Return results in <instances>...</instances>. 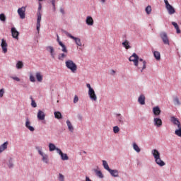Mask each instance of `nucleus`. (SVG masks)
Listing matches in <instances>:
<instances>
[{"label":"nucleus","mask_w":181,"mask_h":181,"mask_svg":"<svg viewBox=\"0 0 181 181\" xmlns=\"http://www.w3.org/2000/svg\"><path fill=\"white\" fill-rule=\"evenodd\" d=\"M57 40L59 46H61V47H62V52H63V53L59 54L58 59L63 62V60H64V59H66V57H67V54H69V50H67V47H66V45H64V44H63V42H62V41H60V39L59 38V35H57Z\"/></svg>","instance_id":"1"},{"label":"nucleus","mask_w":181,"mask_h":181,"mask_svg":"<svg viewBox=\"0 0 181 181\" xmlns=\"http://www.w3.org/2000/svg\"><path fill=\"white\" fill-rule=\"evenodd\" d=\"M66 67L71 71V73H76L77 71V64L71 59H69L65 62Z\"/></svg>","instance_id":"2"},{"label":"nucleus","mask_w":181,"mask_h":181,"mask_svg":"<svg viewBox=\"0 0 181 181\" xmlns=\"http://www.w3.org/2000/svg\"><path fill=\"white\" fill-rule=\"evenodd\" d=\"M65 35L68 37H70V39H73V40H74L76 45H77V46L81 47L83 46V44L81 43V40L78 37H76L73 35H71V34L69 33V32L65 31L64 32Z\"/></svg>","instance_id":"3"},{"label":"nucleus","mask_w":181,"mask_h":181,"mask_svg":"<svg viewBox=\"0 0 181 181\" xmlns=\"http://www.w3.org/2000/svg\"><path fill=\"white\" fill-rule=\"evenodd\" d=\"M164 2L165 4V8L169 15H173V13L176 12V11L175 10V8H173V6H172V5L169 4V1H168V0H164Z\"/></svg>","instance_id":"4"},{"label":"nucleus","mask_w":181,"mask_h":181,"mask_svg":"<svg viewBox=\"0 0 181 181\" xmlns=\"http://www.w3.org/2000/svg\"><path fill=\"white\" fill-rule=\"evenodd\" d=\"M129 62H133L134 66L138 67V64L139 63V57L135 53H134L129 58Z\"/></svg>","instance_id":"5"},{"label":"nucleus","mask_w":181,"mask_h":181,"mask_svg":"<svg viewBox=\"0 0 181 181\" xmlns=\"http://www.w3.org/2000/svg\"><path fill=\"white\" fill-rule=\"evenodd\" d=\"M138 69L141 70V73L146 69V62L144 61L142 59H139Z\"/></svg>","instance_id":"6"},{"label":"nucleus","mask_w":181,"mask_h":181,"mask_svg":"<svg viewBox=\"0 0 181 181\" xmlns=\"http://www.w3.org/2000/svg\"><path fill=\"white\" fill-rule=\"evenodd\" d=\"M21 19H25V12H26V7L23 6L21 8H19L17 11Z\"/></svg>","instance_id":"7"},{"label":"nucleus","mask_w":181,"mask_h":181,"mask_svg":"<svg viewBox=\"0 0 181 181\" xmlns=\"http://www.w3.org/2000/svg\"><path fill=\"white\" fill-rule=\"evenodd\" d=\"M37 30L39 33L40 30V21H42V13L38 11L37 13Z\"/></svg>","instance_id":"8"},{"label":"nucleus","mask_w":181,"mask_h":181,"mask_svg":"<svg viewBox=\"0 0 181 181\" xmlns=\"http://www.w3.org/2000/svg\"><path fill=\"white\" fill-rule=\"evenodd\" d=\"M170 121L172 123H173L174 125L177 126V129H181V123L180 121L177 119V118L175 117H171Z\"/></svg>","instance_id":"9"},{"label":"nucleus","mask_w":181,"mask_h":181,"mask_svg":"<svg viewBox=\"0 0 181 181\" xmlns=\"http://www.w3.org/2000/svg\"><path fill=\"white\" fill-rule=\"evenodd\" d=\"M160 36L164 45H169V38H168V34H166V33H161L160 34Z\"/></svg>","instance_id":"10"},{"label":"nucleus","mask_w":181,"mask_h":181,"mask_svg":"<svg viewBox=\"0 0 181 181\" xmlns=\"http://www.w3.org/2000/svg\"><path fill=\"white\" fill-rule=\"evenodd\" d=\"M1 49L4 53H7L8 52V43L6 42V40L4 39L1 40Z\"/></svg>","instance_id":"11"},{"label":"nucleus","mask_w":181,"mask_h":181,"mask_svg":"<svg viewBox=\"0 0 181 181\" xmlns=\"http://www.w3.org/2000/svg\"><path fill=\"white\" fill-rule=\"evenodd\" d=\"M57 152L60 155L62 160H69V156L66 153H63L60 148H57Z\"/></svg>","instance_id":"12"},{"label":"nucleus","mask_w":181,"mask_h":181,"mask_svg":"<svg viewBox=\"0 0 181 181\" xmlns=\"http://www.w3.org/2000/svg\"><path fill=\"white\" fill-rule=\"evenodd\" d=\"M88 95L92 101H97V95H95L94 89L88 90Z\"/></svg>","instance_id":"13"},{"label":"nucleus","mask_w":181,"mask_h":181,"mask_svg":"<svg viewBox=\"0 0 181 181\" xmlns=\"http://www.w3.org/2000/svg\"><path fill=\"white\" fill-rule=\"evenodd\" d=\"M11 35L14 39L19 40V32L16 28H11Z\"/></svg>","instance_id":"14"},{"label":"nucleus","mask_w":181,"mask_h":181,"mask_svg":"<svg viewBox=\"0 0 181 181\" xmlns=\"http://www.w3.org/2000/svg\"><path fill=\"white\" fill-rule=\"evenodd\" d=\"M38 153L42 157V160L45 162V163H49V158L47 157V155L43 153L42 152V150H38Z\"/></svg>","instance_id":"15"},{"label":"nucleus","mask_w":181,"mask_h":181,"mask_svg":"<svg viewBox=\"0 0 181 181\" xmlns=\"http://www.w3.org/2000/svg\"><path fill=\"white\" fill-rule=\"evenodd\" d=\"M37 117L40 121H43L45 118L46 117V115H45V112L42 110H38Z\"/></svg>","instance_id":"16"},{"label":"nucleus","mask_w":181,"mask_h":181,"mask_svg":"<svg viewBox=\"0 0 181 181\" xmlns=\"http://www.w3.org/2000/svg\"><path fill=\"white\" fill-rule=\"evenodd\" d=\"M153 122L155 127H158V128H160V127H162V119L160 118H154Z\"/></svg>","instance_id":"17"},{"label":"nucleus","mask_w":181,"mask_h":181,"mask_svg":"<svg viewBox=\"0 0 181 181\" xmlns=\"http://www.w3.org/2000/svg\"><path fill=\"white\" fill-rule=\"evenodd\" d=\"M25 127L31 132H33V131H35V128L33 127L30 126V120H29V118H28V117L26 118V121H25Z\"/></svg>","instance_id":"18"},{"label":"nucleus","mask_w":181,"mask_h":181,"mask_svg":"<svg viewBox=\"0 0 181 181\" xmlns=\"http://www.w3.org/2000/svg\"><path fill=\"white\" fill-rule=\"evenodd\" d=\"M86 25H88V26H93V25H94V20L93 19V17L91 16H87L86 17Z\"/></svg>","instance_id":"19"},{"label":"nucleus","mask_w":181,"mask_h":181,"mask_svg":"<svg viewBox=\"0 0 181 181\" xmlns=\"http://www.w3.org/2000/svg\"><path fill=\"white\" fill-rule=\"evenodd\" d=\"M138 101L141 105H145V95L141 94L138 98Z\"/></svg>","instance_id":"20"},{"label":"nucleus","mask_w":181,"mask_h":181,"mask_svg":"<svg viewBox=\"0 0 181 181\" xmlns=\"http://www.w3.org/2000/svg\"><path fill=\"white\" fill-rule=\"evenodd\" d=\"M153 112L156 117H158V115H160V109L158 106L154 107L153 108Z\"/></svg>","instance_id":"21"},{"label":"nucleus","mask_w":181,"mask_h":181,"mask_svg":"<svg viewBox=\"0 0 181 181\" xmlns=\"http://www.w3.org/2000/svg\"><path fill=\"white\" fill-rule=\"evenodd\" d=\"M66 124H67L69 131H70V132H74V127H73L71 122H70V120H66Z\"/></svg>","instance_id":"22"},{"label":"nucleus","mask_w":181,"mask_h":181,"mask_svg":"<svg viewBox=\"0 0 181 181\" xmlns=\"http://www.w3.org/2000/svg\"><path fill=\"white\" fill-rule=\"evenodd\" d=\"M8 141H6L0 146V153H2V152H4V151L8 148Z\"/></svg>","instance_id":"23"},{"label":"nucleus","mask_w":181,"mask_h":181,"mask_svg":"<svg viewBox=\"0 0 181 181\" xmlns=\"http://www.w3.org/2000/svg\"><path fill=\"white\" fill-rule=\"evenodd\" d=\"M152 155H153L154 159H156V158L160 157V153H159V151L156 149H153L152 151Z\"/></svg>","instance_id":"24"},{"label":"nucleus","mask_w":181,"mask_h":181,"mask_svg":"<svg viewBox=\"0 0 181 181\" xmlns=\"http://www.w3.org/2000/svg\"><path fill=\"white\" fill-rule=\"evenodd\" d=\"M155 160L158 166H165V162L160 159V157H158Z\"/></svg>","instance_id":"25"},{"label":"nucleus","mask_w":181,"mask_h":181,"mask_svg":"<svg viewBox=\"0 0 181 181\" xmlns=\"http://www.w3.org/2000/svg\"><path fill=\"white\" fill-rule=\"evenodd\" d=\"M35 77L37 81H39L40 83H42V81H43V76L40 72H37L35 74Z\"/></svg>","instance_id":"26"},{"label":"nucleus","mask_w":181,"mask_h":181,"mask_svg":"<svg viewBox=\"0 0 181 181\" xmlns=\"http://www.w3.org/2000/svg\"><path fill=\"white\" fill-rule=\"evenodd\" d=\"M109 173H110V175L112 176H113V177H118V175H119L118 170H112V169H110Z\"/></svg>","instance_id":"27"},{"label":"nucleus","mask_w":181,"mask_h":181,"mask_svg":"<svg viewBox=\"0 0 181 181\" xmlns=\"http://www.w3.org/2000/svg\"><path fill=\"white\" fill-rule=\"evenodd\" d=\"M154 57L156 60H160V52L158 51H155L153 52Z\"/></svg>","instance_id":"28"},{"label":"nucleus","mask_w":181,"mask_h":181,"mask_svg":"<svg viewBox=\"0 0 181 181\" xmlns=\"http://www.w3.org/2000/svg\"><path fill=\"white\" fill-rule=\"evenodd\" d=\"M122 45L125 47V49H127V50H128V49H131V47L129 46V42L128 40H125L122 42Z\"/></svg>","instance_id":"29"},{"label":"nucleus","mask_w":181,"mask_h":181,"mask_svg":"<svg viewBox=\"0 0 181 181\" xmlns=\"http://www.w3.org/2000/svg\"><path fill=\"white\" fill-rule=\"evenodd\" d=\"M47 50L49 51L52 59H54V49L53 48V47H48Z\"/></svg>","instance_id":"30"},{"label":"nucleus","mask_w":181,"mask_h":181,"mask_svg":"<svg viewBox=\"0 0 181 181\" xmlns=\"http://www.w3.org/2000/svg\"><path fill=\"white\" fill-rule=\"evenodd\" d=\"M49 151L53 152V151H57V148H56V146H54V144L50 143L49 144Z\"/></svg>","instance_id":"31"},{"label":"nucleus","mask_w":181,"mask_h":181,"mask_svg":"<svg viewBox=\"0 0 181 181\" xmlns=\"http://www.w3.org/2000/svg\"><path fill=\"white\" fill-rule=\"evenodd\" d=\"M103 165L104 169H105L108 172L110 170L111 168H110V166L108 165V163H107V161L103 160Z\"/></svg>","instance_id":"32"},{"label":"nucleus","mask_w":181,"mask_h":181,"mask_svg":"<svg viewBox=\"0 0 181 181\" xmlns=\"http://www.w3.org/2000/svg\"><path fill=\"white\" fill-rule=\"evenodd\" d=\"M133 148L134 149V151H136V152H141V148H139V146H138V144L136 143L133 144Z\"/></svg>","instance_id":"33"},{"label":"nucleus","mask_w":181,"mask_h":181,"mask_svg":"<svg viewBox=\"0 0 181 181\" xmlns=\"http://www.w3.org/2000/svg\"><path fill=\"white\" fill-rule=\"evenodd\" d=\"M16 68L18 69H23V62L21 61H18L16 64Z\"/></svg>","instance_id":"34"},{"label":"nucleus","mask_w":181,"mask_h":181,"mask_svg":"<svg viewBox=\"0 0 181 181\" xmlns=\"http://www.w3.org/2000/svg\"><path fill=\"white\" fill-rule=\"evenodd\" d=\"M54 115L57 119H61L62 113L60 112H54Z\"/></svg>","instance_id":"35"},{"label":"nucleus","mask_w":181,"mask_h":181,"mask_svg":"<svg viewBox=\"0 0 181 181\" xmlns=\"http://www.w3.org/2000/svg\"><path fill=\"white\" fill-rule=\"evenodd\" d=\"M173 103L175 105H180V100H179V98L177 97L174 98Z\"/></svg>","instance_id":"36"},{"label":"nucleus","mask_w":181,"mask_h":181,"mask_svg":"<svg viewBox=\"0 0 181 181\" xmlns=\"http://www.w3.org/2000/svg\"><path fill=\"white\" fill-rule=\"evenodd\" d=\"M146 12L147 15L151 14V13L152 12V7L151 6H148L146 8Z\"/></svg>","instance_id":"37"},{"label":"nucleus","mask_w":181,"mask_h":181,"mask_svg":"<svg viewBox=\"0 0 181 181\" xmlns=\"http://www.w3.org/2000/svg\"><path fill=\"white\" fill-rule=\"evenodd\" d=\"M175 135H177V136H179L180 138H181V128L176 129L175 131Z\"/></svg>","instance_id":"38"},{"label":"nucleus","mask_w":181,"mask_h":181,"mask_svg":"<svg viewBox=\"0 0 181 181\" xmlns=\"http://www.w3.org/2000/svg\"><path fill=\"white\" fill-rule=\"evenodd\" d=\"M0 21H1V22H6V16H5V14L4 13L0 14Z\"/></svg>","instance_id":"39"},{"label":"nucleus","mask_w":181,"mask_h":181,"mask_svg":"<svg viewBox=\"0 0 181 181\" xmlns=\"http://www.w3.org/2000/svg\"><path fill=\"white\" fill-rule=\"evenodd\" d=\"M58 181H64V175H63V174L59 173L58 175Z\"/></svg>","instance_id":"40"},{"label":"nucleus","mask_w":181,"mask_h":181,"mask_svg":"<svg viewBox=\"0 0 181 181\" xmlns=\"http://www.w3.org/2000/svg\"><path fill=\"white\" fill-rule=\"evenodd\" d=\"M95 173H96L97 176H98V177H100L101 179H103V177H104V175H103V173H101V171L96 170Z\"/></svg>","instance_id":"41"},{"label":"nucleus","mask_w":181,"mask_h":181,"mask_svg":"<svg viewBox=\"0 0 181 181\" xmlns=\"http://www.w3.org/2000/svg\"><path fill=\"white\" fill-rule=\"evenodd\" d=\"M52 5L53 6L54 12H56V0H52Z\"/></svg>","instance_id":"42"},{"label":"nucleus","mask_w":181,"mask_h":181,"mask_svg":"<svg viewBox=\"0 0 181 181\" xmlns=\"http://www.w3.org/2000/svg\"><path fill=\"white\" fill-rule=\"evenodd\" d=\"M113 132L115 134H118V132H119V127H118L117 126L114 127Z\"/></svg>","instance_id":"43"},{"label":"nucleus","mask_w":181,"mask_h":181,"mask_svg":"<svg viewBox=\"0 0 181 181\" xmlns=\"http://www.w3.org/2000/svg\"><path fill=\"white\" fill-rule=\"evenodd\" d=\"M4 94H5V89L1 88L0 90V98H2V97H4Z\"/></svg>","instance_id":"44"},{"label":"nucleus","mask_w":181,"mask_h":181,"mask_svg":"<svg viewBox=\"0 0 181 181\" xmlns=\"http://www.w3.org/2000/svg\"><path fill=\"white\" fill-rule=\"evenodd\" d=\"M32 100V103H31V105L32 107H33V108H36V107H37V105H36V102H35V100H33V98H31Z\"/></svg>","instance_id":"45"},{"label":"nucleus","mask_w":181,"mask_h":181,"mask_svg":"<svg viewBox=\"0 0 181 181\" xmlns=\"http://www.w3.org/2000/svg\"><path fill=\"white\" fill-rule=\"evenodd\" d=\"M8 168H13V163H12V158H11L8 163Z\"/></svg>","instance_id":"46"},{"label":"nucleus","mask_w":181,"mask_h":181,"mask_svg":"<svg viewBox=\"0 0 181 181\" xmlns=\"http://www.w3.org/2000/svg\"><path fill=\"white\" fill-rule=\"evenodd\" d=\"M30 81L32 83H35V81H36V79L35 78V76H33V75H30Z\"/></svg>","instance_id":"47"},{"label":"nucleus","mask_w":181,"mask_h":181,"mask_svg":"<svg viewBox=\"0 0 181 181\" xmlns=\"http://www.w3.org/2000/svg\"><path fill=\"white\" fill-rule=\"evenodd\" d=\"M76 103H78V96L75 95L74 98V103L76 104Z\"/></svg>","instance_id":"48"},{"label":"nucleus","mask_w":181,"mask_h":181,"mask_svg":"<svg viewBox=\"0 0 181 181\" xmlns=\"http://www.w3.org/2000/svg\"><path fill=\"white\" fill-rule=\"evenodd\" d=\"M11 78H12V80H15L16 81H21V78L16 76H11Z\"/></svg>","instance_id":"49"},{"label":"nucleus","mask_w":181,"mask_h":181,"mask_svg":"<svg viewBox=\"0 0 181 181\" xmlns=\"http://www.w3.org/2000/svg\"><path fill=\"white\" fill-rule=\"evenodd\" d=\"M86 87L88 88V91H90V90H94L93 88H91V85H90V83H87Z\"/></svg>","instance_id":"50"},{"label":"nucleus","mask_w":181,"mask_h":181,"mask_svg":"<svg viewBox=\"0 0 181 181\" xmlns=\"http://www.w3.org/2000/svg\"><path fill=\"white\" fill-rule=\"evenodd\" d=\"M118 121L120 124H124V120H122V117L118 118Z\"/></svg>","instance_id":"51"},{"label":"nucleus","mask_w":181,"mask_h":181,"mask_svg":"<svg viewBox=\"0 0 181 181\" xmlns=\"http://www.w3.org/2000/svg\"><path fill=\"white\" fill-rule=\"evenodd\" d=\"M40 11H42V4L39 3V6H38V11L37 12H40Z\"/></svg>","instance_id":"52"},{"label":"nucleus","mask_w":181,"mask_h":181,"mask_svg":"<svg viewBox=\"0 0 181 181\" xmlns=\"http://www.w3.org/2000/svg\"><path fill=\"white\" fill-rule=\"evenodd\" d=\"M172 25L174 26L175 28H177V26H179V25H177V24L176 23V22H172Z\"/></svg>","instance_id":"53"},{"label":"nucleus","mask_w":181,"mask_h":181,"mask_svg":"<svg viewBox=\"0 0 181 181\" xmlns=\"http://www.w3.org/2000/svg\"><path fill=\"white\" fill-rule=\"evenodd\" d=\"M177 33H180V28H179V25L175 28Z\"/></svg>","instance_id":"54"},{"label":"nucleus","mask_w":181,"mask_h":181,"mask_svg":"<svg viewBox=\"0 0 181 181\" xmlns=\"http://www.w3.org/2000/svg\"><path fill=\"white\" fill-rule=\"evenodd\" d=\"M60 12H61V13L64 15V8H60Z\"/></svg>","instance_id":"55"},{"label":"nucleus","mask_w":181,"mask_h":181,"mask_svg":"<svg viewBox=\"0 0 181 181\" xmlns=\"http://www.w3.org/2000/svg\"><path fill=\"white\" fill-rule=\"evenodd\" d=\"M110 74H112V76H114V74H115V71L112 70Z\"/></svg>","instance_id":"56"},{"label":"nucleus","mask_w":181,"mask_h":181,"mask_svg":"<svg viewBox=\"0 0 181 181\" xmlns=\"http://www.w3.org/2000/svg\"><path fill=\"white\" fill-rule=\"evenodd\" d=\"M103 2H105V0H101Z\"/></svg>","instance_id":"57"},{"label":"nucleus","mask_w":181,"mask_h":181,"mask_svg":"<svg viewBox=\"0 0 181 181\" xmlns=\"http://www.w3.org/2000/svg\"><path fill=\"white\" fill-rule=\"evenodd\" d=\"M42 1H45V0H39L40 2H42Z\"/></svg>","instance_id":"58"},{"label":"nucleus","mask_w":181,"mask_h":181,"mask_svg":"<svg viewBox=\"0 0 181 181\" xmlns=\"http://www.w3.org/2000/svg\"><path fill=\"white\" fill-rule=\"evenodd\" d=\"M119 117H120L121 116V115H117Z\"/></svg>","instance_id":"59"},{"label":"nucleus","mask_w":181,"mask_h":181,"mask_svg":"<svg viewBox=\"0 0 181 181\" xmlns=\"http://www.w3.org/2000/svg\"><path fill=\"white\" fill-rule=\"evenodd\" d=\"M83 153H86V151H84Z\"/></svg>","instance_id":"60"}]
</instances>
